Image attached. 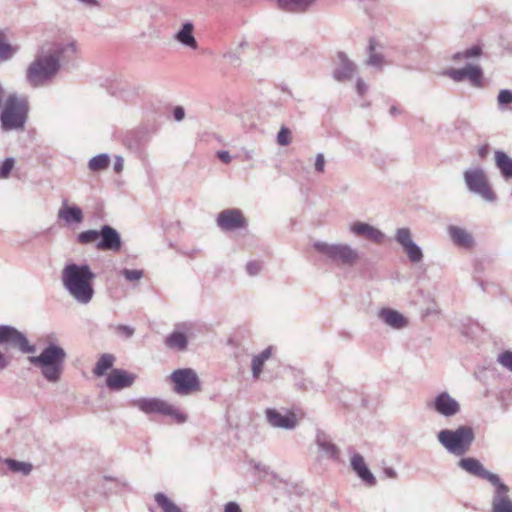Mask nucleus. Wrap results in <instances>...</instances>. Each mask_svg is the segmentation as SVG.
I'll return each mask as SVG.
<instances>
[{"label":"nucleus","instance_id":"nucleus-47","mask_svg":"<svg viewBox=\"0 0 512 512\" xmlns=\"http://www.w3.org/2000/svg\"><path fill=\"white\" fill-rule=\"evenodd\" d=\"M224 512H242V510L238 503L231 501L225 505Z\"/></svg>","mask_w":512,"mask_h":512},{"label":"nucleus","instance_id":"nucleus-29","mask_svg":"<svg viewBox=\"0 0 512 512\" xmlns=\"http://www.w3.org/2000/svg\"><path fill=\"white\" fill-rule=\"evenodd\" d=\"M278 7L292 12L306 11L316 0H274Z\"/></svg>","mask_w":512,"mask_h":512},{"label":"nucleus","instance_id":"nucleus-10","mask_svg":"<svg viewBox=\"0 0 512 512\" xmlns=\"http://www.w3.org/2000/svg\"><path fill=\"white\" fill-rule=\"evenodd\" d=\"M134 406L145 414H161L172 417L176 423H184L187 416L165 400L159 398H139Z\"/></svg>","mask_w":512,"mask_h":512},{"label":"nucleus","instance_id":"nucleus-3","mask_svg":"<svg viewBox=\"0 0 512 512\" xmlns=\"http://www.w3.org/2000/svg\"><path fill=\"white\" fill-rule=\"evenodd\" d=\"M482 54V49L479 46H472L464 51L457 52L452 56L454 62L464 63L463 68L454 69L449 68L443 72V75L449 77L454 82H462L468 80L474 87L482 85L483 71L481 67L474 63Z\"/></svg>","mask_w":512,"mask_h":512},{"label":"nucleus","instance_id":"nucleus-26","mask_svg":"<svg viewBox=\"0 0 512 512\" xmlns=\"http://www.w3.org/2000/svg\"><path fill=\"white\" fill-rule=\"evenodd\" d=\"M448 233L454 244L467 249L473 247L474 239L467 230L451 225L448 228Z\"/></svg>","mask_w":512,"mask_h":512},{"label":"nucleus","instance_id":"nucleus-44","mask_svg":"<svg viewBox=\"0 0 512 512\" xmlns=\"http://www.w3.org/2000/svg\"><path fill=\"white\" fill-rule=\"evenodd\" d=\"M261 269H262V265H261V263H259L257 261H251V262L247 263V265H246V271L251 276L258 275L259 272L261 271Z\"/></svg>","mask_w":512,"mask_h":512},{"label":"nucleus","instance_id":"nucleus-33","mask_svg":"<svg viewBox=\"0 0 512 512\" xmlns=\"http://www.w3.org/2000/svg\"><path fill=\"white\" fill-rule=\"evenodd\" d=\"M317 445L321 454L326 458H335L338 454L336 446L331 443L324 435H318Z\"/></svg>","mask_w":512,"mask_h":512},{"label":"nucleus","instance_id":"nucleus-22","mask_svg":"<svg viewBox=\"0 0 512 512\" xmlns=\"http://www.w3.org/2000/svg\"><path fill=\"white\" fill-rule=\"evenodd\" d=\"M135 380V376L122 369H114L108 375L106 384L111 390H121L130 387Z\"/></svg>","mask_w":512,"mask_h":512},{"label":"nucleus","instance_id":"nucleus-17","mask_svg":"<svg viewBox=\"0 0 512 512\" xmlns=\"http://www.w3.org/2000/svg\"><path fill=\"white\" fill-rule=\"evenodd\" d=\"M194 325L191 322H184L177 325V330L173 331L165 340L167 347L184 351L187 349V338L193 335Z\"/></svg>","mask_w":512,"mask_h":512},{"label":"nucleus","instance_id":"nucleus-12","mask_svg":"<svg viewBox=\"0 0 512 512\" xmlns=\"http://www.w3.org/2000/svg\"><path fill=\"white\" fill-rule=\"evenodd\" d=\"M426 408L445 418H451L461 410L460 403L446 391L428 400Z\"/></svg>","mask_w":512,"mask_h":512},{"label":"nucleus","instance_id":"nucleus-31","mask_svg":"<svg viewBox=\"0 0 512 512\" xmlns=\"http://www.w3.org/2000/svg\"><path fill=\"white\" fill-rule=\"evenodd\" d=\"M3 463L7 466L10 472L22 476L29 475L34 469L32 463L26 461H18L12 458L4 459Z\"/></svg>","mask_w":512,"mask_h":512},{"label":"nucleus","instance_id":"nucleus-11","mask_svg":"<svg viewBox=\"0 0 512 512\" xmlns=\"http://www.w3.org/2000/svg\"><path fill=\"white\" fill-rule=\"evenodd\" d=\"M170 379L174 384V392L179 395H190L201 389L199 377L192 368L177 369L171 373Z\"/></svg>","mask_w":512,"mask_h":512},{"label":"nucleus","instance_id":"nucleus-52","mask_svg":"<svg viewBox=\"0 0 512 512\" xmlns=\"http://www.w3.org/2000/svg\"><path fill=\"white\" fill-rule=\"evenodd\" d=\"M8 365V358L0 351V371L4 370Z\"/></svg>","mask_w":512,"mask_h":512},{"label":"nucleus","instance_id":"nucleus-4","mask_svg":"<svg viewBox=\"0 0 512 512\" xmlns=\"http://www.w3.org/2000/svg\"><path fill=\"white\" fill-rule=\"evenodd\" d=\"M65 350L55 344L45 347L38 356H30L29 362L39 369L41 375L50 383L60 381L66 360Z\"/></svg>","mask_w":512,"mask_h":512},{"label":"nucleus","instance_id":"nucleus-30","mask_svg":"<svg viewBox=\"0 0 512 512\" xmlns=\"http://www.w3.org/2000/svg\"><path fill=\"white\" fill-rule=\"evenodd\" d=\"M272 355L271 347H267L261 353L255 355L251 361L252 376L254 379H259L265 362L270 359Z\"/></svg>","mask_w":512,"mask_h":512},{"label":"nucleus","instance_id":"nucleus-5","mask_svg":"<svg viewBox=\"0 0 512 512\" xmlns=\"http://www.w3.org/2000/svg\"><path fill=\"white\" fill-rule=\"evenodd\" d=\"M29 101L25 95L13 92L7 95L0 114L1 127L5 131L23 130L28 119Z\"/></svg>","mask_w":512,"mask_h":512},{"label":"nucleus","instance_id":"nucleus-50","mask_svg":"<svg viewBox=\"0 0 512 512\" xmlns=\"http://www.w3.org/2000/svg\"><path fill=\"white\" fill-rule=\"evenodd\" d=\"M356 88H357V92L360 95H363L367 91L368 86L362 79H358L357 83H356Z\"/></svg>","mask_w":512,"mask_h":512},{"label":"nucleus","instance_id":"nucleus-9","mask_svg":"<svg viewBox=\"0 0 512 512\" xmlns=\"http://www.w3.org/2000/svg\"><path fill=\"white\" fill-rule=\"evenodd\" d=\"M463 178L469 192L478 195L486 202H494L496 194L491 188L485 171L480 167L464 171Z\"/></svg>","mask_w":512,"mask_h":512},{"label":"nucleus","instance_id":"nucleus-23","mask_svg":"<svg viewBox=\"0 0 512 512\" xmlns=\"http://www.w3.org/2000/svg\"><path fill=\"white\" fill-rule=\"evenodd\" d=\"M337 59L339 61V67L333 72V77L337 81H345L352 78L356 72V65L352 62L344 52H338Z\"/></svg>","mask_w":512,"mask_h":512},{"label":"nucleus","instance_id":"nucleus-19","mask_svg":"<svg viewBox=\"0 0 512 512\" xmlns=\"http://www.w3.org/2000/svg\"><path fill=\"white\" fill-rule=\"evenodd\" d=\"M217 225L225 231H232L246 225L243 214L238 209H226L217 217Z\"/></svg>","mask_w":512,"mask_h":512},{"label":"nucleus","instance_id":"nucleus-18","mask_svg":"<svg viewBox=\"0 0 512 512\" xmlns=\"http://www.w3.org/2000/svg\"><path fill=\"white\" fill-rule=\"evenodd\" d=\"M509 491V487L502 481L494 486L491 512H512V500L509 497Z\"/></svg>","mask_w":512,"mask_h":512},{"label":"nucleus","instance_id":"nucleus-6","mask_svg":"<svg viewBox=\"0 0 512 512\" xmlns=\"http://www.w3.org/2000/svg\"><path fill=\"white\" fill-rule=\"evenodd\" d=\"M437 439L448 453L463 456L470 450L475 434L470 426L462 425L455 430H441L437 434Z\"/></svg>","mask_w":512,"mask_h":512},{"label":"nucleus","instance_id":"nucleus-38","mask_svg":"<svg viewBox=\"0 0 512 512\" xmlns=\"http://www.w3.org/2000/svg\"><path fill=\"white\" fill-rule=\"evenodd\" d=\"M15 160L12 157L6 158L0 166V179H7L14 168Z\"/></svg>","mask_w":512,"mask_h":512},{"label":"nucleus","instance_id":"nucleus-14","mask_svg":"<svg viewBox=\"0 0 512 512\" xmlns=\"http://www.w3.org/2000/svg\"><path fill=\"white\" fill-rule=\"evenodd\" d=\"M457 465L460 469H462L469 475L485 479L493 486H495L501 481L497 474L486 470L483 464L474 457L461 458L458 461Z\"/></svg>","mask_w":512,"mask_h":512},{"label":"nucleus","instance_id":"nucleus-46","mask_svg":"<svg viewBox=\"0 0 512 512\" xmlns=\"http://www.w3.org/2000/svg\"><path fill=\"white\" fill-rule=\"evenodd\" d=\"M224 57L227 58L231 64H238L240 61V52L238 50L229 51L224 54Z\"/></svg>","mask_w":512,"mask_h":512},{"label":"nucleus","instance_id":"nucleus-2","mask_svg":"<svg viewBox=\"0 0 512 512\" xmlns=\"http://www.w3.org/2000/svg\"><path fill=\"white\" fill-rule=\"evenodd\" d=\"M95 278L96 275L88 264L69 263L61 272L64 289L80 305H87L92 301L95 295Z\"/></svg>","mask_w":512,"mask_h":512},{"label":"nucleus","instance_id":"nucleus-41","mask_svg":"<svg viewBox=\"0 0 512 512\" xmlns=\"http://www.w3.org/2000/svg\"><path fill=\"white\" fill-rule=\"evenodd\" d=\"M497 361L502 367L512 371V351H504L499 354Z\"/></svg>","mask_w":512,"mask_h":512},{"label":"nucleus","instance_id":"nucleus-43","mask_svg":"<svg viewBox=\"0 0 512 512\" xmlns=\"http://www.w3.org/2000/svg\"><path fill=\"white\" fill-rule=\"evenodd\" d=\"M325 165H326V160H325L324 154L318 153L316 155L315 162H314L315 170L319 173H324Z\"/></svg>","mask_w":512,"mask_h":512},{"label":"nucleus","instance_id":"nucleus-16","mask_svg":"<svg viewBox=\"0 0 512 512\" xmlns=\"http://www.w3.org/2000/svg\"><path fill=\"white\" fill-rule=\"evenodd\" d=\"M395 239L401 245L411 262L419 263L423 259V252L413 241L411 231L408 228L397 229Z\"/></svg>","mask_w":512,"mask_h":512},{"label":"nucleus","instance_id":"nucleus-36","mask_svg":"<svg viewBox=\"0 0 512 512\" xmlns=\"http://www.w3.org/2000/svg\"><path fill=\"white\" fill-rule=\"evenodd\" d=\"M109 165V157L107 154H99L92 159H90L88 163V167L92 171H100L106 169Z\"/></svg>","mask_w":512,"mask_h":512},{"label":"nucleus","instance_id":"nucleus-45","mask_svg":"<svg viewBox=\"0 0 512 512\" xmlns=\"http://www.w3.org/2000/svg\"><path fill=\"white\" fill-rule=\"evenodd\" d=\"M116 331L119 335L124 336L126 338H129L134 334V328L127 325H119L116 328Z\"/></svg>","mask_w":512,"mask_h":512},{"label":"nucleus","instance_id":"nucleus-35","mask_svg":"<svg viewBox=\"0 0 512 512\" xmlns=\"http://www.w3.org/2000/svg\"><path fill=\"white\" fill-rule=\"evenodd\" d=\"M155 501L163 512H181V509L163 493H157Z\"/></svg>","mask_w":512,"mask_h":512},{"label":"nucleus","instance_id":"nucleus-7","mask_svg":"<svg viewBox=\"0 0 512 512\" xmlns=\"http://www.w3.org/2000/svg\"><path fill=\"white\" fill-rule=\"evenodd\" d=\"M78 243L87 245L96 243V248L101 251L119 252L122 248V240L119 232L109 226L104 225L100 230H86L78 234Z\"/></svg>","mask_w":512,"mask_h":512},{"label":"nucleus","instance_id":"nucleus-39","mask_svg":"<svg viewBox=\"0 0 512 512\" xmlns=\"http://www.w3.org/2000/svg\"><path fill=\"white\" fill-rule=\"evenodd\" d=\"M121 274L129 282L139 281L143 277V271L139 269H123Z\"/></svg>","mask_w":512,"mask_h":512},{"label":"nucleus","instance_id":"nucleus-53","mask_svg":"<svg viewBox=\"0 0 512 512\" xmlns=\"http://www.w3.org/2000/svg\"><path fill=\"white\" fill-rule=\"evenodd\" d=\"M79 2L83 3L86 6H97L98 2L96 0H78Z\"/></svg>","mask_w":512,"mask_h":512},{"label":"nucleus","instance_id":"nucleus-32","mask_svg":"<svg viewBox=\"0 0 512 512\" xmlns=\"http://www.w3.org/2000/svg\"><path fill=\"white\" fill-rule=\"evenodd\" d=\"M18 47L9 43L5 32L0 31V63L9 61L17 53Z\"/></svg>","mask_w":512,"mask_h":512},{"label":"nucleus","instance_id":"nucleus-37","mask_svg":"<svg viewBox=\"0 0 512 512\" xmlns=\"http://www.w3.org/2000/svg\"><path fill=\"white\" fill-rule=\"evenodd\" d=\"M374 40L369 43V57L366 64L369 66L381 68L383 66V56L379 53L374 52Z\"/></svg>","mask_w":512,"mask_h":512},{"label":"nucleus","instance_id":"nucleus-42","mask_svg":"<svg viewBox=\"0 0 512 512\" xmlns=\"http://www.w3.org/2000/svg\"><path fill=\"white\" fill-rule=\"evenodd\" d=\"M498 103L499 105H505L512 103V92L510 90H501L498 94Z\"/></svg>","mask_w":512,"mask_h":512},{"label":"nucleus","instance_id":"nucleus-55","mask_svg":"<svg viewBox=\"0 0 512 512\" xmlns=\"http://www.w3.org/2000/svg\"><path fill=\"white\" fill-rule=\"evenodd\" d=\"M4 87L3 85L0 83V108L2 107V100H3V97H4Z\"/></svg>","mask_w":512,"mask_h":512},{"label":"nucleus","instance_id":"nucleus-27","mask_svg":"<svg viewBox=\"0 0 512 512\" xmlns=\"http://www.w3.org/2000/svg\"><path fill=\"white\" fill-rule=\"evenodd\" d=\"M193 24L186 22L181 29L174 35V39L185 47L197 49L198 44L193 35Z\"/></svg>","mask_w":512,"mask_h":512},{"label":"nucleus","instance_id":"nucleus-13","mask_svg":"<svg viewBox=\"0 0 512 512\" xmlns=\"http://www.w3.org/2000/svg\"><path fill=\"white\" fill-rule=\"evenodd\" d=\"M0 345L6 348H17L23 353H33L35 347L30 345L26 336L12 326H0Z\"/></svg>","mask_w":512,"mask_h":512},{"label":"nucleus","instance_id":"nucleus-21","mask_svg":"<svg viewBox=\"0 0 512 512\" xmlns=\"http://www.w3.org/2000/svg\"><path fill=\"white\" fill-rule=\"evenodd\" d=\"M378 318L383 321L385 325L395 330L403 329L408 325V319L397 310L391 308L380 309Z\"/></svg>","mask_w":512,"mask_h":512},{"label":"nucleus","instance_id":"nucleus-25","mask_svg":"<svg viewBox=\"0 0 512 512\" xmlns=\"http://www.w3.org/2000/svg\"><path fill=\"white\" fill-rule=\"evenodd\" d=\"M350 463L352 469L363 481H365L369 485H374L376 483L374 475L370 472L364 461V458L360 454H353Z\"/></svg>","mask_w":512,"mask_h":512},{"label":"nucleus","instance_id":"nucleus-28","mask_svg":"<svg viewBox=\"0 0 512 512\" xmlns=\"http://www.w3.org/2000/svg\"><path fill=\"white\" fill-rule=\"evenodd\" d=\"M494 160L501 176L505 179H512V158L504 151L497 150L494 153Z\"/></svg>","mask_w":512,"mask_h":512},{"label":"nucleus","instance_id":"nucleus-34","mask_svg":"<svg viewBox=\"0 0 512 512\" xmlns=\"http://www.w3.org/2000/svg\"><path fill=\"white\" fill-rule=\"evenodd\" d=\"M115 357L112 354H103L97 361L93 373L96 376H103L113 366Z\"/></svg>","mask_w":512,"mask_h":512},{"label":"nucleus","instance_id":"nucleus-51","mask_svg":"<svg viewBox=\"0 0 512 512\" xmlns=\"http://www.w3.org/2000/svg\"><path fill=\"white\" fill-rule=\"evenodd\" d=\"M217 156L219 157V159H220L222 162H224V163H226V164L230 163V162H231V159H232V158H231V155H230V153H229L228 151H219V152L217 153Z\"/></svg>","mask_w":512,"mask_h":512},{"label":"nucleus","instance_id":"nucleus-20","mask_svg":"<svg viewBox=\"0 0 512 512\" xmlns=\"http://www.w3.org/2000/svg\"><path fill=\"white\" fill-rule=\"evenodd\" d=\"M349 231L356 237H364L375 243H381L384 240V233L382 231L365 222H352L349 225Z\"/></svg>","mask_w":512,"mask_h":512},{"label":"nucleus","instance_id":"nucleus-1","mask_svg":"<svg viewBox=\"0 0 512 512\" xmlns=\"http://www.w3.org/2000/svg\"><path fill=\"white\" fill-rule=\"evenodd\" d=\"M78 52L75 40L47 43L41 47L25 71V81L32 88H40L53 82L61 64L72 60Z\"/></svg>","mask_w":512,"mask_h":512},{"label":"nucleus","instance_id":"nucleus-57","mask_svg":"<svg viewBox=\"0 0 512 512\" xmlns=\"http://www.w3.org/2000/svg\"><path fill=\"white\" fill-rule=\"evenodd\" d=\"M396 112H397V109H396L395 107H391V108H390V113H391L392 115H395V114H396Z\"/></svg>","mask_w":512,"mask_h":512},{"label":"nucleus","instance_id":"nucleus-24","mask_svg":"<svg viewBox=\"0 0 512 512\" xmlns=\"http://www.w3.org/2000/svg\"><path fill=\"white\" fill-rule=\"evenodd\" d=\"M57 216L67 224H80L84 219L82 210L78 206L68 205L67 200L62 201V205L58 210Z\"/></svg>","mask_w":512,"mask_h":512},{"label":"nucleus","instance_id":"nucleus-54","mask_svg":"<svg viewBox=\"0 0 512 512\" xmlns=\"http://www.w3.org/2000/svg\"><path fill=\"white\" fill-rule=\"evenodd\" d=\"M248 46H249V43H248L246 40H242V41L238 44V46H237L236 50H238L239 52H241L242 50H244V49H245V48H247Z\"/></svg>","mask_w":512,"mask_h":512},{"label":"nucleus","instance_id":"nucleus-48","mask_svg":"<svg viewBox=\"0 0 512 512\" xmlns=\"http://www.w3.org/2000/svg\"><path fill=\"white\" fill-rule=\"evenodd\" d=\"M173 116L175 118L176 121H182L185 117V111H184V108L181 107V106H177L174 108L173 110Z\"/></svg>","mask_w":512,"mask_h":512},{"label":"nucleus","instance_id":"nucleus-40","mask_svg":"<svg viewBox=\"0 0 512 512\" xmlns=\"http://www.w3.org/2000/svg\"><path fill=\"white\" fill-rule=\"evenodd\" d=\"M277 143L281 146H287L291 143V132L288 128L282 127L277 134Z\"/></svg>","mask_w":512,"mask_h":512},{"label":"nucleus","instance_id":"nucleus-49","mask_svg":"<svg viewBox=\"0 0 512 512\" xmlns=\"http://www.w3.org/2000/svg\"><path fill=\"white\" fill-rule=\"evenodd\" d=\"M124 166V160L121 156L115 157L114 170L116 173H121Z\"/></svg>","mask_w":512,"mask_h":512},{"label":"nucleus","instance_id":"nucleus-56","mask_svg":"<svg viewBox=\"0 0 512 512\" xmlns=\"http://www.w3.org/2000/svg\"><path fill=\"white\" fill-rule=\"evenodd\" d=\"M386 473H387V475H388L389 477H395V476H396L395 471H394V470H392V469H387V470H386Z\"/></svg>","mask_w":512,"mask_h":512},{"label":"nucleus","instance_id":"nucleus-15","mask_svg":"<svg viewBox=\"0 0 512 512\" xmlns=\"http://www.w3.org/2000/svg\"><path fill=\"white\" fill-rule=\"evenodd\" d=\"M267 423L277 429L293 430L298 425V418L295 413L290 411H279L268 408L265 411Z\"/></svg>","mask_w":512,"mask_h":512},{"label":"nucleus","instance_id":"nucleus-8","mask_svg":"<svg viewBox=\"0 0 512 512\" xmlns=\"http://www.w3.org/2000/svg\"><path fill=\"white\" fill-rule=\"evenodd\" d=\"M313 246L337 266L353 267L360 259L358 250L347 243L317 241Z\"/></svg>","mask_w":512,"mask_h":512}]
</instances>
